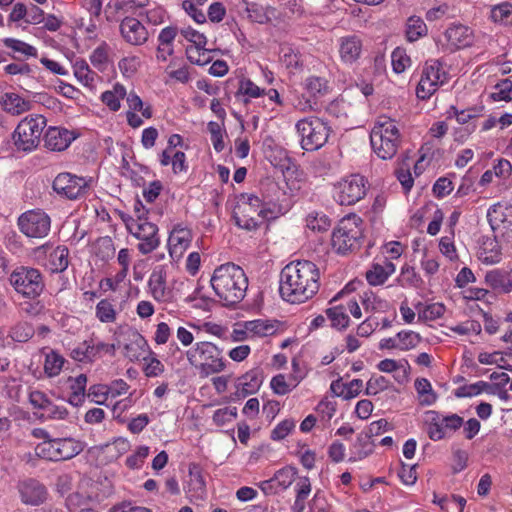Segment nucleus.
Returning <instances> with one entry per match:
<instances>
[{
    "instance_id": "obj_34",
    "label": "nucleus",
    "mask_w": 512,
    "mask_h": 512,
    "mask_svg": "<svg viewBox=\"0 0 512 512\" xmlns=\"http://www.w3.org/2000/svg\"><path fill=\"white\" fill-rule=\"evenodd\" d=\"M69 250L65 246L56 247L49 255V268L52 272H63L69 264Z\"/></svg>"
},
{
    "instance_id": "obj_59",
    "label": "nucleus",
    "mask_w": 512,
    "mask_h": 512,
    "mask_svg": "<svg viewBox=\"0 0 512 512\" xmlns=\"http://www.w3.org/2000/svg\"><path fill=\"white\" fill-rule=\"evenodd\" d=\"M108 50L109 48L105 43L94 49L90 56L91 63L99 69H104L108 63Z\"/></svg>"
},
{
    "instance_id": "obj_56",
    "label": "nucleus",
    "mask_w": 512,
    "mask_h": 512,
    "mask_svg": "<svg viewBox=\"0 0 512 512\" xmlns=\"http://www.w3.org/2000/svg\"><path fill=\"white\" fill-rule=\"evenodd\" d=\"M237 416L236 407H224L216 410L213 415V421L218 426H223L232 422Z\"/></svg>"
},
{
    "instance_id": "obj_44",
    "label": "nucleus",
    "mask_w": 512,
    "mask_h": 512,
    "mask_svg": "<svg viewBox=\"0 0 512 512\" xmlns=\"http://www.w3.org/2000/svg\"><path fill=\"white\" fill-rule=\"evenodd\" d=\"M71 357L79 362H92L95 359L93 343L84 341L72 349Z\"/></svg>"
},
{
    "instance_id": "obj_47",
    "label": "nucleus",
    "mask_w": 512,
    "mask_h": 512,
    "mask_svg": "<svg viewBox=\"0 0 512 512\" xmlns=\"http://www.w3.org/2000/svg\"><path fill=\"white\" fill-rule=\"evenodd\" d=\"M305 88L311 95H324L328 92V81L318 76H310L305 80Z\"/></svg>"
},
{
    "instance_id": "obj_39",
    "label": "nucleus",
    "mask_w": 512,
    "mask_h": 512,
    "mask_svg": "<svg viewBox=\"0 0 512 512\" xmlns=\"http://www.w3.org/2000/svg\"><path fill=\"white\" fill-rule=\"evenodd\" d=\"M415 389L418 394L419 402L421 405H432L436 401V394L434 393L431 383L425 378H418L415 380Z\"/></svg>"
},
{
    "instance_id": "obj_9",
    "label": "nucleus",
    "mask_w": 512,
    "mask_h": 512,
    "mask_svg": "<svg viewBox=\"0 0 512 512\" xmlns=\"http://www.w3.org/2000/svg\"><path fill=\"white\" fill-rule=\"evenodd\" d=\"M84 449L82 442L73 438H55L43 441L35 447L38 457L50 460L61 461L75 457Z\"/></svg>"
},
{
    "instance_id": "obj_49",
    "label": "nucleus",
    "mask_w": 512,
    "mask_h": 512,
    "mask_svg": "<svg viewBox=\"0 0 512 512\" xmlns=\"http://www.w3.org/2000/svg\"><path fill=\"white\" fill-rule=\"evenodd\" d=\"M397 339L402 351L413 349L421 342V336L414 331H401L397 334Z\"/></svg>"
},
{
    "instance_id": "obj_8",
    "label": "nucleus",
    "mask_w": 512,
    "mask_h": 512,
    "mask_svg": "<svg viewBox=\"0 0 512 512\" xmlns=\"http://www.w3.org/2000/svg\"><path fill=\"white\" fill-rule=\"evenodd\" d=\"M45 126L46 119L42 115L28 116L22 119L12 135L15 148L22 152L35 150L40 143Z\"/></svg>"
},
{
    "instance_id": "obj_13",
    "label": "nucleus",
    "mask_w": 512,
    "mask_h": 512,
    "mask_svg": "<svg viewBox=\"0 0 512 512\" xmlns=\"http://www.w3.org/2000/svg\"><path fill=\"white\" fill-rule=\"evenodd\" d=\"M18 227L28 238L41 239L48 235L51 219L41 209L29 210L18 218Z\"/></svg>"
},
{
    "instance_id": "obj_40",
    "label": "nucleus",
    "mask_w": 512,
    "mask_h": 512,
    "mask_svg": "<svg viewBox=\"0 0 512 512\" xmlns=\"http://www.w3.org/2000/svg\"><path fill=\"white\" fill-rule=\"evenodd\" d=\"M65 359L57 352L51 350L46 354L44 372L48 377H55L60 374Z\"/></svg>"
},
{
    "instance_id": "obj_6",
    "label": "nucleus",
    "mask_w": 512,
    "mask_h": 512,
    "mask_svg": "<svg viewBox=\"0 0 512 512\" xmlns=\"http://www.w3.org/2000/svg\"><path fill=\"white\" fill-rule=\"evenodd\" d=\"M266 213L264 204L258 196L243 193L234 207L233 218L238 227L253 231L264 221Z\"/></svg>"
},
{
    "instance_id": "obj_37",
    "label": "nucleus",
    "mask_w": 512,
    "mask_h": 512,
    "mask_svg": "<svg viewBox=\"0 0 512 512\" xmlns=\"http://www.w3.org/2000/svg\"><path fill=\"white\" fill-rule=\"evenodd\" d=\"M126 89L123 85L117 83L113 86L112 90L105 91L102 96V102L109 107L112 111L120 109V101L126 96Z\"/></svg>"
},
{
    "instance_id": "obj_42",
    "label": "nucleus",
    "mask_w": 512,
    "mask_h": 512,
    "mask_svg": "<svg viewBox=\"0 0 512 512\" xmlns=\"http://www.w3.org/2000/svg\"><path fill=\"white\" fill-rule=\"evenodd\" d=\"M327 317L331 320L332 326L336 328H346L349 323V316L343 305L334 306L326 310Z\"/></svg>"
},
{
    "instance_id": "obj_63",
    "label": "nucleus",
    "mask_w": 512,
    "mask_h": 512,
    "mask_svg": "<svg viewBox=\"0 0 512 512\" xmlns=\"http://www.w3.org/2000/svg\"><path fill=\"white\" fill-rule=\"evenodd\" d=\"M295 427V422L291 419H285L280 422L271 432L273 440L284 439Z\"/></svg>"
},
{
    "instance_id": "obj_7",
    "label": "nucleus",
    "mask_w": 512,
    "mask_h": 512,
    "mask_svg": "<svg viewBox=\"0 0 512 512\" xmlns=\"http://www.w3.org/2000/svg\"><path fill=\"white\" fill-rule=\"evenodd\" d=\"M300 136V145L306 151H316L322 148L328 141L331 127L319 117L308 116L300 119L296 125Z\"/></svg>"
},
{
    "instance_id": "obj_60",
    "label": "nucleus",
    "mask_w": 512,
    "mask_h": 512,
    "mask_svg": "<svg viewBox=\"0 0 512 512\" xmlns=\"http://www.w3.org/2000/svg\"><path fill=\"white\" fill-rule=\"evenodd\" d=\"M91 497L86 492L76 491L71 493L66 499V505L70 511L86 506Z\"/></svg>"
},
{
    "instance_id": "obj_48",
    "label": "nucleus",
    "mask_w": 512,
    "mask_h": 512,
    "mask_svg": "<svg viewBox=\"0 0 512 512\" xmlns=\"http://www.w3.org/2000/svg\"><path fill=\"white\" fill-rule=\"evenodd\" d=\"M306 225L314 232H323L328 230L331 223L325 214L310 213L306 218Z\"/></svg>"
},
{
    "instance_id": "obj_17",
    "label": "nucleus",
    "mask_w": 512,
    "mask_h": 512,
    "mask_svg": "<svg viewBox=\"0 0 512 512\" xmlns=\"http://www.w3.org/2000/svg\"><path fill=\"white\" fill-rule=\"evenodd\" d=\"M119 29L123 39L133 46L145 44L149 37L146 27L133 17H125L121 21Z\"/></svg>"
},
{
    "instance_id": "obj_50",
    "label": "nucleus",
    "mask_w": 512,
    "mask_h": 512,
    "mask_svg": "<svg viewBox=\"0 0 512 512\" xmlns=\"http://www.w3.org/2000/svg\"><path fill=\"white\" fill-rule=\"evenodd\" d=\"M127 103L129 111L135 113V111L141 112L142 116L146 119L152 117V109L150 105H145L142 99L136 93H129L127 96Z\"/></svg>"
},
{
    "instance_id": "obj_16",
    "label": "nucleus",
    "mask_w": 512,
    "mask_h": 512,
    "mask_svg": "<svg viewBox=\"0 0 512 512\" xmlns=\"http://www.w3.org/2000/svg\"><path fill=\"white\" fill-rule=\"evenodd\" d=\"M487 219L492 230L512 232V204L498 202L487 211Z\"/></svg>"
},
{
    "instance_id": "obj_46",
    "label": "nucleus",
    "mask_w": 512,
    "mask_h": 512,
    "mask_svg": "<svg viewBox=\"0 0 512 512\" xmlns=\"http://www.w3.org/2000/svg\"><path fill=\"white\" fill-rule=\"evenodd\" d=\"M3 43L7 48H10L13 51L21 53L27 57L37 56V49L24 41L14 38H5Z\"/></svg>"
},
{
    "instance_id": "obj_10",
    "label": "nucleus",
    "mask_w": 512,
    "mask_h": 512,
    "mask_svg": "<svg viewBox=\"0 0 512 512\" xmlns=\"http://www.w3.org/2000/svg\"><path fill=\"white\" fill-rule=\"evenodd\" d=\"M448 81V74L444 70L443 64L438 59H430L425 62L416 95L419 99H429L440 86Z\"/></svg>"
},
{
    "instance_id": "obj_45",
    "label": "nucleus",
    "mask_w": 512,
    "mask_h": 512,
    "mask_svg": "<svg viewBox=\"0 0 512 512\" xmlns=\"http://www.w3.org/2000/svg\"><path fill=\"white\" fill-rule=\"evenodd\" d=\"M188 60L196 65H206L211 61L210 52L204 46H190L186 48Z\"/></svg>"
},
{
    "instance_id": "obj_24",
    "label": "nucleus",
    "mask_w": 512,
    "mask_h": 512,
    "mask_svg": "<svg viewBox=\"0 0 512 512\" xmlns=\"http://www.w3.org/2000/svg\"><path fill=\"white\" fill-rule=\"evenodd\" d=\"M389 429V423L385 419L374 421L369 425L368 433L360 434L357 437V445L361 446L363 450L358 452V458L362 459L367 457L372 452V445L370 438L378 436Z\"/></svg>"
},
{
    "instance_id": "obj_23",
    "label": "nucleus",
    "mask_w": 512,
    "mask_h": 512,
    "mask_svg": "<svg viewBox=\"0 0 512 512\" xmlns=\"http://www.w3.org/2000/svg\"><path fill=\"white\" fill-rule=\"evenodd\" d=\"M73 139L69 130L58 127H49L44 135L45 146L52 151L65 150Z\"/></svg>"
},
{
    "instance_id": "obj_15",
    "label": "nucleus",
    "mask_w": 512,
    "mask_h": 512,
    "mask_svg": "<svg viewBox=\"0 0 512 512\" xmlns=\"http://www.w3.org/2000/svg\"><path fill=\"white\" fill-rule=\"evenodd\" d=\"M53 189L68 199H78L87 193L88 181L71 173H60L53 181Z\"/></svg>"
},
{
    "instance_id": "obj_51",
    "label": "nucleus",
    "mask_w": 512,
    "mask_h": 512,
    "mask_svg": "<svg viewBox=\"0 0 512 512\" xmlns=\"http://www.w3.org/2000/svg\"><path fill=\"white\" fill-rule=\"evenodd\" d=\"M96 316L101 322L110 323L116 319V312L108 300H101L96 306Z\"/></svg>"
},
{
    "instance_id": "obj_38",
    "label": "nucleus",
    "mask_w": 512,
    "mask_h": 512,
    "mask_svg": "<svg viewBox=\"0 0 512 512\" xmlns=\"http://www.w3.org/2000/svg\"><path fill=\"white\" fill-rule=\"evenodd\" d=\"M74 75L81 84L89 88L95 87L96 81L99 78L98 74L92 71L84 61L75 64Z\"/></svg>"
},
{
    "instance_id": "obj_25",
    "label": "nucleus",
    "mask_w": 512,
    "mask_h": 512,
    "mask_svg": "<svg viewBox=\"0 0 512 512\" xmlns=\"http://www.w3.org/2000/svg\"><path fill=\"white\" fill-rule=\"evenodd\" d=\"M0 106L5 112L16 116L29 111L31 102L16 93L6 92L0 97Z\"/></svg>"
},
{
    "instance_id": "obj_18",
    "label": "nucleus",
    "mask_w": 512,
    "mask_h": 512,
    "mask_svg": "<svg viewBox=\"0 0 512 512\" xmlns=\"http://www.w3.org/2000/svg\"><path fill=\"white\" fill-rule=\"evenodd\" d=\"M192 240V233L189 229L180 225L173 228L169 235V254L173 260H179L189 247Z\"/></svg>"
},
{
    "instance_id": "obj_5",
    "label": "nucleus",
    "mask_w": 512,
    "mask_h": 512,
    "mask_svg": "<svg viewBox=\"0 0 512 512\" xmlns=\"http://www.w3.org/2000/svg\"><path fill=\"white\" fill-rule=\"evenodd\" d=\"M362 226V219L355 214L343 217L332 233L333 249L339 254H346L358 249L363 238Z\"/></svg>"
},
{
    "instance_id": "obj_53",
    "label": "nucleus",
    "mask_w": 512,
    "mask_h": 512,
    "mask_svg": "<svg viewBox=\"0 0 512 512\" xmlns=\"http://www.w3.org/2000/svg\"><path fill=\"white\" fill-rule=\"evenodd\" d=\"M395 174L404 190L409 191L414 184V179L410 172V163L404 160L395 170Z\"/></svg>"
},
{
    "instance_id": "obj_29",
    "label": "nucleus",
    "mask_w": 512,
    "mask_h": 512,
    "mask_svg": "<svg viewBox=\"0 0 512 512\" xmlns=\"http://www.w3.org/2000/svg\"><path fill=\"white\" fill-rule=\"evenodd\" d=\"M394 272L395 265L389 260H384L382 264L375 263L372 268L366 272V279L369 284L377 286L383 284Z\"/></svg>"
},
{
    "instance_id": "obj_21",
    "label": "nucleus",
    "mask_w": 512,
    "mask_h": 512,
    "mask_svg": "<svg viewBox=\"0 0 512 512\" xmlns=\"http://www.w3.org/2000/svg\"><path fill=\"white\" fill-rule=\"evenodd\" d=\"M363 43L357 35H347L339 39V56L343 63L353 64L362 54Z\"/></svg>"
},
{
    "instance_id": "obj_22",
    "label": "nucleus",
    "mask_w": 512,
    "mask_h": 512,
    "mask_svg": "<svg viewBox=\"0 0 512 512\" xmlns=\"http://www.w3.org/2000/svg\"><path fill=\"white\" fill-rule=\"evenodd\" d=\"M447 42L455 48L469 47L474 42L473 30L463 24H453L445 31Z\"/></svg>"
},
{
    "instance_id": "obj_11",
    "label": "nucleus",
    "mask_w": 512,
    "mask_h": 512,
    "mask_svg": "<svg viewBox=\"0 0 512 512\" xmlns=\"http://www.w3.org/2000/svg\"><path fill=\"white\" fill-rule=\"evenodd\" d=\"M13 288L24 297L35 298L44 289L41 273L35 268L20 267L10 275Z\"/></svg>"
},
{
    "instance_id": "obj_28",
    "label": "nucleus",
    "mask_w": 512,
    "mask_h": 512,
    "mask_svg": "<svg viewBox=\"0 0 512 512\" xmlns=\"http://www.w3.org/2000/svg\"><path fill=\"white\" fill-rule=\"evenodd\" d=\"M485 282L489 287L499 293H510L512 291L511 273L501 270H492L486 273Z\"/></svg>"
},
{
    "instance_id": "obj_19",
    "label": "nucleus",
    "mask_w": 512,
    "mask_h": 512,
    "mask_svg": "<svg viewBox=\"0 0 512 512\" xmlns=\"http://www.w3.org/2000/svg\"><path fill=\"white\" fill-rule=\"evenodd\" d=\"M19 493L23 503L33 506L42 504L47 498V490L35 479H28L19 484Z\"/></svg>"
},
{
    "instance_id": "obj_41",
    "label": "nucleus",
    "mask_w": 512,
    "mask_h": 512,
    "mask_svg": "<svg viewBox=\"0 0 512 512\" xmlns=\"http://www.w3.org/2000/svg\"><path fill=\"white\" fill-rule=\"evenodd\" d=\"M427 33V26L424 21L417 16H411L407 21L406 35L410 42L416 41Z\"/></svg>"
},
{
    "instance_id": "obj_30",
    "label": "nucleus",
    "mask_w": 512,
    "mask_h": 512,
    "mask_svg": "<svg viewBox=\"0 0 512 512\" xmlns=\"http://www.w3.org/2000/svg\"><path fill=\"white\" fill-rule=\"evenodd\" d=\"M262 384L261 372L257 369L250 370L240 378L238 394L246 397L258 391Z\"/></svg>"
},
{
    "instance_id": "obj_32",
    "label": "nucleus",
    "mask_w": 512,
    "mask_h": 512,
    "mask_svg": "<svg viewBox=\"0 0 512 512\" xmlns=\"http://www.w3.org/2000/svg\"><path fill=\"white\" fill-rule=\"evenodd\" d=\"M246 12L252 21L260 24L267 23L275 17L274 8L266 7L254 2L246 4Z\"/></svg>"
},
{
    "instance_id": "obj_62",
    "label": "nucleus",
    "mask_w": 512,
    "mask_h": 512,
    "mask_svg": "<svg viewBox=\"0 0 512 512\" xmlns=\"http://www.w3.org/2000/svg\"><path fill=\"white\" fill-rule=\"evenodd\" d=\"M450 330L459 335H468L470 333L479 334L481 332V325L477 321L468 320L450 327Z\"/></svg>"
},
{
    "instance_id": "obj_36",
    "label": "nucleus",
    "mask_w": 512,
    "mask_h": 512,
    "mask_svg": "<svg viewBox=\"0 0 512 512\" xmlns=\"http://www.w3.org/2000/svg\"><path fill=\"white\" fill-rule=\"evenodd\" d=\"M280 61L289 70H300L303 62L300 53L289 45H284L280 49Z\"/></svg>"
},
{
    "instance_id": "obj_55",
    "label": "nucleus",
    "mask_w": 512,
    "mask_h": 512,
    "mask_svg": "<svg viewBox=\"0 0 512 512\" xmlns=\"http://www.w3.org/2000/svg\"><path fill=\"white\" fill-rule=\"evenodd\" d=\"M270 386L275 394L286 395L296 387V384L288 382L285 375L278 374L271 379Z\"/></svg>"
},
{
    "instance_id": "obj_64",
    "label": "nucleus",
    "mask_w": 512,
    "mask_h": 512,
    "mask_svg": "<svg viewBox=\"0 0 512 512\" xmlns=\"http://www.w3.org/2000/svg\"><path fill=\"white\" fill-rule=\"evenodd\" d=\"M33 335V328L27 323L16 325L11 332V337L17 342H26Z\"/></svg>"
},
{
    "instance_id": "obj_61",
    "label": "nucleus",
    "mask_w": 512,
    "mask_h": 512,
    "mask_svg": "<svg viewBox=\"0 0 512 512\" xmlns=\"http://www.w3.org/2000/svg\"><path fill=\"white\" fill-rule=\"evenodd\" d=\"M445 313V306L441 303H433L426 306L419 312V318L424 320H435L442 317Z\"/></svg>"
},
{
    "instance_id": "obj_20",
    "label": "nucleus",
    "mask_w": 512,
    "mask_h": 512,
    "mask_svg": "<svg viewBox=\"0 0 512 512\" xmlns=\"http://www.w3.org/2000/svg\"><path fill=\"white\" fill-rule=\"evenodd\" d=\"M150 352L145 338L137 331H129L126 334L124 355L131 361L143 359Z\"/></svg>"
},
{
    "instance_id": "obj_12",
    "label": "nucleus",
    "mask_w": 512,
    "mask_h": 512,
    "mask_svg": "<svg viewBox=\"0 0 512 512\" xmlns=\"http://www.w3.org/2000/svg\"><path fill=\"white\" fill-rule=\"evenodd\" d=\"M128 231L136 237L140 243L138 249L142 254H148L159 245L158 227L138 216V219H130L126 223Z\"/></svg>"
},
{
    "instance_id": "obj_57",
    "label": "nucleus",
    "mask_w": 512,
    "mask_h": 512,
    "mask_svg": "<svg viewBox=\"0 0 512 512\" xmlns=\"http://www.w3.org/2000/svg\"><path fill=\"white\" fill-rule=\"evenodd\" d=\"M295 476H296L295 469H293L291 467H285V468L278 470L275 473L272 480L276 481L281 488L286 489L293 483Z\"/></svg>"
},
{
    "instance_id": "obj_35",
    "label": "nucleus",
    "mask_w": 512,
    "mask_h": 512,
    "mask_svg": "<svg viewBox=\"0 0 512 512\" xmlns=\"http://www.w3.org/2000/svg\"><path fill=\"white\" fill-rule=\"evenodd\" d=\"M490 19L497 24L512 25V3L502 2L490 10Z\"/></svg>"
},
{
    "instance_id": "obj_3",
    "label": "nucleus",
    "mask_w": 512,
    "mask_h": 512,
    "mask_svg": "<svg viewBox=\"0 0 512 512\" xmlns=\"http://www.w3.org/2000/svg\"><path fill=\"white\" fill-rule=\"evenodd\" d=\"M187 361L201 378L218 374L225 370L226 364L222 350L212 342H197L186 352Z\"/></svg>"
},
{
    "instance_id": "obj_26",
    "label": "nucleus",
    "mask_w": 512,
    "mask_h": 512,
    "mask_svg": "<svg viewBox=\"0 0 512 512\" xmlns=\"http://www.w3.org/2000/svg\"><path fill=\"white\" fill-rule=\"evenodd\" d=\"M188 491L196 499H203L206 493V484L203 478L202 469L197 463L189 464Z\"/></svg>"
},
{
    "instance_id": "obj_58",
    "label": "nucleus",
    "mask_w": 512,
    "mask_h": 512,
    "mask_svg": "<svg viewBox=\"0 0 512 512\" xmlns=\"http://www.w3.org/2000/svg\"><path fill=\"white\" fill-rule=\"evenodd\" d=\"M176 67V61L172 60L166 69V73L171 79H174L182 84L187 83L190 80V72L187 66L179 67L178 69H172Z\"/></svg>"
},
{
    "instance_id": "obj_4",
    "label": "nucleus",
    "mask_w": 512,
    "mask_h": 512,
    "mask_svg": "<svg viewBox=\"0 0 512 512\" xmlns=\"http://www.w3.org/2000/svg\"><path fill=\"white\" fill-rule=\"evenodd\" d=\"M370 142L373 151L379 158L392 159L401 143V135L395 120L380 116L371 130Z\"/></svg>"
},
{
    "instance_id": "obj_43",
    "label": "nucleus",
    "mask_w": 512,
    "mask_h": 512,
    "mask_svg": "<svg viewBox=\"0 0 512 512\" xmlns=\"http://www.w3.org/2000/svg\"><path fill=\"white\" fill-rule=\"evenodd\" d=\"M478 361L484 365L495 364L501 369L510 370V371L512 370V365H510L507 362L506 357L501 352H493V353L481 352L478 355Z\"/></svg>"
},
{
    "instance_id": "obj_1",
    "label": "nucleus",
    "mask_w": 512,
    "mask_h": 512,
    "mask_svg": "<svg viewBox=\"0 0 512 512\" xmlns=\"http://www.w3.org/2000/svg\"><path fill=\"white\" fill-rule=\"evenodd\" d=\"M320 271L308 260L288 263L280 273L279 292L283 300L290 303H304L319 290Z\"/></svg>"
},
{
    "instance_id": "obj_31",
    "label": "nucleus",
    "mask_w": 512,
    "mask_h": 512,
    "mask_svg": "<svg viewBox=\"0 0 512 512\" xmlns=\"http://www.w3.org/2000/svg\"><path fill=\"white\" fill-rule=\"evenodd\" d=\"M278 321L270 320H252L246 321V329L251 332L252 338L254 337H267L274 335L278 329Z\"/></svg>"
},
{
    "instance_id": "obj_33",
    "label": "nucleus",
    "mask_w": 512,
    "mask_h": 512,
    "mask_svg": "<svg viewBox=\"0 0 512 512\" xmlns=\"http://www.w3.org/2000/svg\"><path fill=\"white\" fill-rule=\"evenodd\" d=\"M479 259L487 264H496L501 260V249L495 239H487L483 242L480 251Z\"/></svg>"
},
{
    "instance_id": "obj_52",
    "label": "nucleus",
    "mask_w": 512,
    "mask_h": 512,
    "mask_svg": "<svg viewBox=\"0 0 512 512\" xmlns=\"http://www.w3.org/2000/svg\"><path fill=\"white\" fill-rule=\"evenodd\" d=\"M142 360L145 362L144 373L147 377H156L164 371V365L151 351Z\"/></svg>"
},
{
    "instance_id": "obj_54",
    "label": "nucleus",
    "mask_w": 512,
    "mask_h": 512,
    "mask_svg": "<svg viewBox=\"0 0 512 512\" xmlns=\"http://www.w3.org/2000/svg\"><path fill=\"white\" fill-rule=\"evenodd\" d=\"M394 72L402 73L410 65V58L402 48H396L391 55Z\"/></svg>"
},
{
    "instance_id": "obj_2",
    "label": "nucleus",
    "mask_w": 512,
    "mask_h": 512,
    "mask_svg": "<svg viewBox=\"0 0 512 512\" xmlns=\"http://www.w3.org/2000/svg\"><path fill=\"white\" fill-rule=\"evenodd\" d=\"M210 283L224 306H233L241 302L248 288V278L244 270L233 263L217 267Z\"/></svg>"
},
{
    "instance_id": "obj_27",
    "label": "nucleus",
    "mask_w": 512,
    "mask_h": 512,
    "mask_svg": "<svg viewBox=\"0 0 512 512\" xmlns=\"http://www.w3.org/2000/svg\"><path fill=\"white\" fill-rule=\"evenodd\" d=\"M148 286L156 301L168 302L171 299V291L166 287V278L162 270L151 274Z\"/></svg>"
},
{
    "instance_id": "obj_14",
    "label": "nucleus",
    "mask_w": 512,
    "mask_h": 512,
    "mask_svg": "<svg viewBox=\"0 0 512 512\" xmlns=\"http://www.w3.org/2000/svg\"><path fill=\"white\" fill-rule=\"evenodd\" d=\"M337 200L341 205H353L364 198L367 192V180L359 174L342 179L336 186Z\"/></svg>"
}]
</instances>
